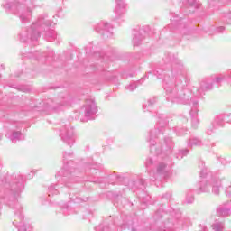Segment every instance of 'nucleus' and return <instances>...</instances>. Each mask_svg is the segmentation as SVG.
<instances>
[{
	"instance_id": "f257e3e1",
	"label": "nucleus",
	"mask_w": 231,
	"mask_h": 231,
	"mask_svg": "<svg viewBox=\"0 0 231 231\" xmlns=\"http://www.w3.org/2000/svg\"><path fill=\"white\" fill-rule=\"evenodd\" d=\"M219 185L220 181L216 179H213L210 181L202 180L200 181V190L201 192H208L210 189H212L213 194L217 196L219 194Z\"/></svg>"
},
{
	"instance_id": "f03ea898",
	"label": "nucleus",
	"mask_w": 231,
	"mask_h": 231,
	"mask_svg": "<svg viewBox=\"0 0 231 231\" xmlns=\"http://www.w3.org/2000/svg\"><path fill=\"white\" fill-rule=\"evenodd\" d=\"M11 10L14 12L17 11L18 15L22 21V23H26V21L30 20V16L32 15V12L30 10H24L23 5L21 4L17 5H12V6H9Z\"/></svg>"
},
{
	"instance_id": "7ed1b4c3",
	"label": "nucleus",
	"mask_w": 231,
	"mask_h": 231,
	"mask_svg": "<svg viewBox=\"0 0 231 231\" xmlns=\"http://www.w3.org/2000/svg\"><path fill=\"white\" fill-rule=\"evenodd\" d=\"M61 140L68 143V145H73L75 138L73 137L74 130L73 127L67 125L61 129Z\"/></svg>"
},
{
	"instance_id": "20e7f679",
	"label": "nucleus",
	"mask_w": 231,
	"mask_h": 231,
	"mask_svg": "<svg viewBox=\"0 0 231 231\" xmlns=\"http://www.w3.org/2000/svg\"><path fill=\"white\" fill-rule=\"evenodd\" d=\"M98 113V108H97V104L93 100H88L85 105V116L86 120H93L94 115Z\"/></svg>"
},
{
	"instance_id": "39448f33",
	"label": "nucleus",
	"mask_w": 231,
	"mask_h": 231,
	"mask_svg": "<svg viewBox=\"0 0 231 231\" xmlns=\"http://www.w3.org/2000/svg\"><path fill=\"white\" fill-rule=\"evenodd\" d=\"M225 80V76H219L216 78H212V82L210 79H203L200 82V91H208L212 89L214 82L217 84H220V82H223Z\"/></svg>"
},
{
	"instance_id": "423d86ee",
	"label": "nucleus",
	"mask_w": 231,
	"mask_h": 231,
	"mask_svg": "<svg viewBox=\"0 0 231 231\" xmlns=\"http://www.w3.org/2000/svg\"><path fill=\"white\" fill-rule=\"evenodd\" d=\"M17 219L13 222V225L18 228V231H32V226L30 225H24V222L23 219H24V217L23 215H20L19 217H16Z\"/></svg>"
},
{
	"instance_id": "0eeeda50",
	"label": "nucleus",
	"mask_w": 231,
	"mask_h": 231,
	"mask_svg": "<svg viewBox=\"0 0 231 231\" xmlns=\"http://www.w3.org/2000/svg\"><path fill=\"white\" fill-rule=\"evenodd\" d=\"M116 14L117 15H122V14H125V3L124 0H116Z\"/></svg>"
},
{
	"instance_id": "6e6552de",
	"label": "nucleus",
	"mask_w": 231,
	"mask_h": 231,
	"mask_svg": "<svg viewBox=\"0 0 231 231\" xmlns=\"http://www.w3.org/2000/svg\"><path fill=\"white\" fill-rule=\"evenodd\" d=\"M190 116L192 118V127L197 128L198 125H199V119L196 117L198 116V108L195 107L190 111Z\"/></svg>"
},
{
	"instance_id": "1a4fd4ad",
	"label": "nucleus",
	"mask_w": 231,
	"mask_h": 231,
	"mask_svg": "<svg viewBox=\"0 0 231 231\" xmlns=\"http://www.w3.org/2000/svg\"><path fill=\"white\" fill-rule=\"evenodd\" d=\"M102 30L104 32H109V24L106 22H101L97 24V26L96 27V31L98 32V33H103L102 32Z\"/></svg>"
},
{
	"instance_id": "9d476101",
	"label": "nucleus",
	"mask_w": 231,
	"mask_h": 231,
	"mask_svg": "<svg viewBox=\"0 0 231 231\" xmlns=\"http://www.w3.org/2000/svg\"><path fill=\"white\" fill-rule=\"evenodd\" d=\"M217 213L218 214V216H223L224 217H226V216H230L231 210L228 208L220 206L219 208H217Z\"/></svg>"
},
{
	"instance_id": "9b49d317",
	"label": "nucleus",
	"mask_w": 231,
	"mask_h": 231,
	"mask_svg": "<svg viewBox=\"0 0 231 231\" xmlns=\"http://www.w3.org/2000/svg\"><path fill=\"white\" fill-rule=\"evenodd\" d=\"M9 138L13 142V143H15L17 140H23L24 136H23V134H21V132H13Z\"/></svg>"
},
{
	"instance_id": "f8f14e48",
	"label": "nucleus",
	"mask_w": 231,
	"mask_h": 231,
	"mask_svg": "<svg viewBox=\"0 0 231 231\" xmlns=\"http://www.w3.org/2000/svg\"><path fill=\"white\" fill-rule=\"evenodd\" d=\"M188 145L189 147H199L202 145L201 141L198 138H192L189 140V142L188 143Z\"/></svg>"
},
{
	"instance_id": "ddd939ff",
	"label": "nucleus",
	"mask_w": 231,
	"mask_h": 231,
	"mask_svg": "<svg viewBox=\"0 0 231 231\" xmlns=\"http://www.w3.org/2000/svg\"><path fill=\"white\" fill-rule=\"evenodd\" d=\"M9 207L16 209L19 214H21V210H23V207H21V204H19V201H17L16 199H14L13 202H9Z\"/></svg>"
},
{
	"instance_id": "4468645a",
	"label": "nucleus",
	"mask_w": 231,
	"mask_h": 231,
	"mask_svg": "<svg viewBox=\"0 0 231 231\" xmlns=\"http://www.w3.org/2000/svg\"><path fill=\"white\" fill-rule=\"evenodd\" d=\"M141 41H143V37H142V34H140V32H137L133 38L134 46H138Z\"/></svg>"
},
{
	"instance_id": "2eb2a0df",
	"label": "nucleus",
	"mask_w": 231,
	"mask_h": 231,
	"mask_svg": "<svg viewBox=\"0 0 231 231\" xmlns=\"http://www.w3.org/2000/svg\"><path fill=\"white\" fill-rule=\"evenodd\" d=\"M212 228L214 231H223L225 225L221 222H216L212 225Z\"/></svg>"
},
{
	"instance_id": "dca6fc26",
	"label": "nucleus",
	"mask_w": 231,
	"mask_h": 231,
	"mask_svg": "<svg viewBox=\"0 0 231 231\" xmlns=\"http://www.w3.org/2000/svg\"><path fill=\"white\" fill-rule=\"evenodd\" d=\"M166 169H167V164L160 163L157 168L158 174H163V172H165Z\"/></svg>"
},
{
	"instance_id": "f3484780",
	"label": "nucleus",
	"mask_w": 231,
	"mask_h": 231,
	"mask_svg": "<svg viewBox=\"0 0 231 231\" xmlns=\"http://www.w3.org/2000/svg\"><path fill=\"white\" fill-rule=\"evenodd\" d=\"M138 85L136 84V82H133L126 87V89H128V91H134V89H136Z\"/></svg>"
},
{
	"instance_id": "a211bd4d",
	"label": "nucleus",
	"mask_w": 231,
	"mask_h": 231,
	"mask_svg": "<svg viewBox=\"0 0 231 231\" xmlns=\"http://www.w3.org/2000/svg\"><path fill=\"white\" fill-rule=\"evenodd\" d=\"M39 37H41V32H39L38 31H33L32 35L31 37L32 41H37Z\"/></svg>"
},
{
	"instance_id": "6ab92c4d",
	"label": "nucleus",
	"mask_w": 231,
	"mask_h": 231,
	"mask_svg": "<svg viewBox=\"0 0 231 231\" xmlns=\"http://www.w3.org/2000/svg\"><path fill=\"white\" fill-rule=\"evenodd\" d=\"M49 196H51L53 194H59V191L55 189V186L51 185L49 187Z\"/></svg>"
},
{
	"instance_id": "aec40b11",
	"label": "nucleus",
	"mask_w": 231,
	"mask_h": 231,
	"mask_svg": "<svg viewBox=\"0 0 231 231\" xmlns=\"http://www.w3.org/2000/svg\"><path fill=\"white\" fill-rule=\"evenodd\" d=\"M96 231H109V227L107 226L99 225L96 227Z\"/></svg>"
},
{
	"instance_id": "412c9836",
	"label": "nucleus",
	"mask_w": 231,
	"mask_h": 231,
	"mask_svg": "<svg viewBox=\"0 0 231 231\" xmlns=\"http://www.w3.org/2000/svg\"><path fill=\"white\" fill-rule=\"evenodd\" d=\"M213 126L215 129H217L218 127H223V123L219 121V119H216L213 123Z\"/></svg>"
},
{
	"instance_id": "4be33fe9",
	"label": "nucleus",
	"mask_w": 231,
	"mask_h": 231,
	"mask_svg": "<svg viewBox=\"0 0 231 231\" xmlns=\"http://www.w3.org/2000/svg\"><path fill=\"white\" fill-rule=\"evenodd\" d=\"M46 37H48L49 39H55L56 37L55 32H51V33L50 32L46 33Z\"/></svg>"
},
{
	"instance_id": "5701e85b",
	"label": "nucleus",
	"mask_w": 231,
	"mask_h": 231,
	"mask_svg": "<svg viewBox=\"0 0 231 231\" xmlns=\"http://www.w3.org/2000/svg\"><path fill=\"white\" fill-rule=\"evenodd\" d=\"M200 5L201 4H199L198 0L193 1L191 4V6H194L195 8H199Z\"/></svg>"
},
{
	"instance_id": "b1692460",
	"label": "nucleus",
	"mask_w": 231,
	"mask_h": 231,
	"mask_svg": "<svg viewBox=\"0 0 231 231\" xmlns=\"http://www.w3.org/2000/svg\"><path fill=\"white\" fill-rule=\"evenodd\" d=\"M67 105H68V101H64V103H63V104H59L58 108H56V109H57V111H59V110L62 109V108L64 107V106H67Z\"/></svg>"
},
{
	"instance_id": "393cba45",
	"label": "nucleus",
	"mask_w": 231,
	"mask_h": 231,
	"mask_svg": "<svg viewBox=\"0 0 231 231\" xmlns=\"http://www.w3.org/2000/svg\"><path fill=\"white\" fill-rule=\"evenodd\" d=\"M188 152H189V150H182L180 152V154L181 158H183V156H187Z\"/></svg>"
},
{
	"instance_id": "a878e982",
	"label": "nucleus",
	"mask_w": 231,
	"mask_h": 231,
	"mask_svg": "<svg viewBox=\"0 0 231 231\" xmlns=\"http://www.w3.org/2000/svg\"><path fill=\"white\" fill-rule=\"evenodd\" d=\"M205 174H207V170H202L200 172V178H205Z\"/></svg>"
},
{
	"instance_id": "bb28decb",
	"label": "nucleus",
	"mask_w": 231,
	"mask_h": 231,
	"mask_svg": "<svg viewBox=\"0 0 231 231\" xmlns=\"http://www.w3.org/2000/svg\"><path fill=\"white\" fill-rule=\"evenodd\" d=\"M151 164H152V159H148L146 162V165L149 166Z\"/></svg>"
},
{
	"instance_id": "cd10ccee",
	"label": "nucleus",
	"mask_w": 231,
	"mask_h": 231,
	"mask_svg": "<svg viewBox=\"0 0 231 231\" xmlns=\"http://www.w3.org/2000/svg\"><path fill=\"white\" fill-rule=\"evenodd\" d=\"M194 201V197H190L189 200L187 199V203H192Z\"/></svg>"
},
{
	"instance_id": "c85d7f7f",
	"label": "nucleus",
	"mask_w": 231,
	"mask_h": 231,
	"mask_svg": "<svg viewBox=\"0 0 231 231\" xmlns=\"http://www.w3.org/2000/svg\"><path fill=\"white\" fill-rule=\"evenodd\" d=\"M218 30H219L220 32H223V30H225V27H219Z\"/></svg>"
},
{
	"instance_id": "c756f323",
	"label": "nucleus",
	"mask_w": 231,
	"mask_h": 231,
	"mask_svg": "<svg viewBox=\"0 0 231 231\" xmlns=\"http://www.w3.org/2000/svg\"><path fill=\"white\" fill-rule=\"evenodd\" d=\"M179 136H181V134H183V133H181V131H179Z\"/></svg>"
},
{
	"instance_id": "7c9ffc66",
	"label": "nucleus",
	"mask_w": 231,
	"mask_h": 231,
	"mask_svg": "<svg viewBox=\"0 0 231 231\" xmlns=\"http://www.w3.org/2000/svg\"><path fill=\"white\" fill-rule=\"evenodd\" d=\"M193 106H198V102L193 103Z\"/></svg>"
},
{
	"instance_id": "2f4dec72",
	"label": "nucleus",
	"mask_w": 231,
	"mask_h": 231,
	"mask_svg": "<svg viewBox=\"0 0 231 231\" xmlns=\"http://www.w3.org/2000/svg\"><path fill=\"white\" fill-rule=\"evenodd\" d=\"M171 102H176V100H171Z\"/></svg>"
},
{
	"instance_id": "473e14b6",
	"label": "nucleus",
	"mask_w": 231,
	"mask_h": 231,
	"mask_svg": "<svg viewBox=\"0 0 231 231\" xmlns=\"http://www.w3.org/2000/svg\"><path fill=\"white\" fill-rule=\"evenodd\" d=\"M152 144L154 145V142H152Z\"/></svg>"
}]
</instances>
